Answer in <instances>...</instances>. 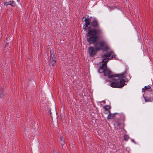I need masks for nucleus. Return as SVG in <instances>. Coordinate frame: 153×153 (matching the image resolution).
Masks as SVG:
<instances>
[{"label":"nucleus","instance_id":"nucleus-1","mask_svg":"<svg viewBox=\"0 0 153 153\" xmlns=\"http://www.w3.org/2000/svg\"><path fill=\"white\" fill-rule=\"evenodd\" d=\"M102 31L101 29H93L92 30H89L87 35V41L90 44H94L95 49L97 51L102 50L105 46V42L103 41L97 42L99 38V36L102 34Z\"/></svg>","mask_w":153,"mask_h":153},{"label":"nucleus","instance_id":"nucleus-12","mask_svg":"<svg viewBox=\"0 0 153 153\" xmlns=\"http://www.w3.org/2000/svg\"><path fill=\"white\" fill-rule=\"evenodd\" d=\"M118 114L120 117V120L124 122L125 120V115L123 113L119 114Z\"/></svg>","mask_w":153,"mask_h":153},{"label":"nucleus","instance_id":"nucleus-22","mask_svg":"<svg viewBox=\"0 0 153 153\" xmlns=\"http://www.w3.org/2000/svg\"><path fill=\"white\" fill-rule=\"evenodd\" d=\"M18 2H19L20 1V0H16Z\"/></svg>","mask_w":153,"mask_h":153},{"label":"nucleus","instance_id":"nucleus-21","mask_svg":"<svg viewBox=\"0 0 153 153\" xmlns=\"http://www.w3.org/2000/svg\"><path fill=\"white\" fill-rule=\"evenodd\" d=\"M7 45H8V44H7V43H6V45H5V48H7V49L8 50V47Z\"/></svg>","mask_w":153,"mask_h":153},{"label":"nucleus","instance_id":"nucleus-23","mask_svg":"<svg viewBox=\"0 0 153 153\" xmlns=\"http://www.w3.org/2000/svg\"><path fill=\"white\" fill-rule=\"evenodd\" d=\"M50 111V114H51V111Z\"/></svg>","mask_w":153,"mask_h":153},{"label":"nucleus","instance_id":"nucleus-8","mask_svg":"<svg viewBox=\"0 0 153 153\" xmlns=\"http://www.w3.org/2000/svg\"><path fill=\"white\" fill-rule=\"evenodd\" d=\"M109 114L107 117V118L108 119H112L113 117H114L115 115L116 114H119V113H115L114 114H111V113L110 111H108Z\"/></svg>","mask_w":153,"mask_h":153},{"label":"nucleus","instance_id":"nucleus-17","mask_svg":"<svg viewBox=\"0 0 153 153\" xmlns=\"http://www.w3.org/2000/svg\"><path fill=\"white\" fill-rule=\"evenodd\" d=\"M11 6H12L14 7L16 5V4L15 1H11Z\"/></svg>","mask_w":153,"mask_h":153},{"label":"nucleus","instance_id":"nucleus-9","mask_svg":"<svg viewBox=\"0 0 153 153\" xmlns=\"http://www.w3.org/2000/svg\"><path fill=\"white\" fill-rule=\"evenodd\" d=\"M151 88V86L150 85H148V86H145L142 89V92H146V93L148 91H150V90L149 89Z\"/></svg>","mask_w":153,"mask_h":153},{"label":"nucleus","instance_id":"nucleus-7","mask_svg":"<svg viewBox=\"0 0 153 153\" xmlns=\"http://www.w3.org/2000/svg\"><path fill=\"white\" fill-rule=\"evenodd\" d=\"M88 51L90 56L93 57L96 54L97 51L95 48L90 47L88 48Z\"/></svg>","mask_w":153,"mask_h":153},{"label":"nucleus","instance_id":"nucleus-15","mask_svg":"<svg viewBox=\"0 0 153 153\" xmlns=\"http://www.w3.org/2000/svg\"><path fill=\"white\" fill-rule=\"evenodd\" d=\"M124 140L126 141H127L129 139L128 136L127 134H125L124 135Z\"/></svg>","mask_w":153,"mask_h":153},{"label":"nucleus","instance_id":"nucleus-4","mask_svg":"<svg viewBox=\"0 0 153 153\" xmlns=\"http://www.w3.org/2000/svg\"><path fill=\"white\" fill-rule=\"evenodd\" d=\"M111 79L113 80V81L110 84V86L112 88H122L125 84V78L119 79L114 78Z\"/></svg>","mask_w":153,"mask_h":153},{"label":"nucleus","instance_id":"nucleus-2","mask_svg":"<svg viewBox=\"0 0 153 153\" xmlns=\"http://www.w3.org/2000/svg\"><path fill=\"white\" fill-rule=\"evenodd\" d=\"M116 55L113 51H111L106 54L102 55V57L103 58L102 62V65L99 69V72L100 73L104 72L105 68H106V65L108 62L110 60L113 59H116Z\"/></svg>","mask_w":153,"mask_h":153},{"label":"nucleus","instance_id":"nucleus-19","mask_svg":"<svg viewBox=\"0 0 153 153\" xmlns=\"http://www.w3.org/2000/svg\"><path fill=\"white\" fill-rule=\"evenodd\" d=\"M4 92L3 90L0 91V97H2L4 96Z\"/></svg>","mask_w":153,"mask_h":153},{"label":"nucleus","instance_id":"nucleus-11","mask_svg":"<svg viewBox=\"0 0 153 153\" xmlns=\"http://www.w3.org/2000/svg\"><path fill=\"white\" fill-rule=\"evenodd\" d=\"M56 57L55 56V55L54 54H53L51 53V51H50V59L51 62V61L52 60L53 61L56 60H55Z\"/></svg>","mask_w":153,"mask_h":153},{"label":"nucleus","instance_id":"nucleus-20","mask_svg":"<svg viewBox=\"0 0 153 153\" xmlns=\"http://www.w3.org/2000/svg\"><path fill=\"white\" fill-rule=\"evenodd\" d=\"M61 141H62V145H63L64 143H65L64 140L62 138V139H61Z\"/></svg>","mask_w":153,"mask_h":153},{"label":"nucleus","instance_id":"nucleus-16","mask_svg":"<svg viewBox=\"0 0 153 153\" xmlns=\"http://www.w3.org/2000/svg\"><path fill=\"white\" fill-rule=\"evenodd\" d=\"M51 64L52 66H54L56 64V60L55 61H51Z\"/></svg>","mask_w":153,"mask_h":153},{"label":"nucleus","instance_id":"nucleus-14","mask_svg":"<svg viewBox=\"0 0 153 153\" xmlns=\"http://www.w3.org/2000/svg\"><path fill=\"white\" fill-rule=\"evenodd\" d=\"M115 125H116L117 126L120 127L121 125V123L119 121H115Z\"/></svg>","mask_w":153,"mask_h":153},{"label":"nucleus","instance_id":"nucleus-13","mask_svg":"<svg viewBox=\"0 0 153 153\" xmlns=\"http://www.w3.org/2000/svg\"><path fill=\"white\" fill-rule=\"evenodd\" d=\"M103 108L105 111H107L108 112V111H110L109 109L111 108V106L109 105H105L103 107Z\"/></svg>","mask_w":153,"mask_h":153},{"label":"nucleus","instance_id":"nucleus-3","mask_svg":"<svg viewBox=\"0 0 153 153\" xmlns=\"http://www.w3.org/2000/svg\"><path fill=\"white\" fill-rule=\"evenodd\" d=\"M104 76H108L109 79L113 78H116L117 79H120L122 78H125V81L128 82V80L130 79V77L129 75H126V74H127L125 72L123 74H112V73L111 71L108 69L106 67L105 68V70L104 72Z\"/></svg>","mask_w":153,"mask_h":153},{"label":"nucleus","instance_id":"nucleus-10","mask_svg":"<svg viewBox=\"0 0 153 153\" xmlns=\"http://www.w3.org/2000/svg\"><path fill=\"white\" fill-rule=\"evenodd\" d=\"M93 27H98V28L97 29H100V28L99 27V25L98 24V22L97 20H94L91 23ZM97 30V29H96Z\"/></svg>","mask_w":153,"mask_h":153},{"label":"nucleus","instance_id":"nucleus-18","mask_svg":"<svg viewBox=\"0 0 153 153\" xmlns=\"http://www.w3.org/2000/svg\"><path fill=\"white\" fill-rule=\"evenodd\" d=\"M11 1H9L8 2H5L4 3V4L6 6H7L8 5H11Z\"/></svg>","mask_w":153,"mask_h":153},{"label":"nucleus","instance_id":"nucleus-5","mask_svg":"<svg viewBox=\"0 0 153 153\" xmlns=\"http://www.w3.org/2000/svg\"><path fill=\"white\" fill-rule=\"evenodd\" d=\"M145 102H152L153 100V90L151 89L150 91H148L146 93V95L144 97Z\"/></svg>","mask_w":153,"mask_h":153},{"label":"nucleus","instance_id":"nucleus-6","mask_svg":"<svg viewBox=\"0 0 153 153\" xmlns=\"http://www.w3.org/2000/svg\"><path fill=\"white\" fill-rule=\"evenodd\" d=\"M90 19L88 17H87L85 19L84 21L85 23L83 27V29L85 31H86L88 30V31L89 30H91L90 29Z\"/></svg>","mask_w":153,"mask_h":153}]
</instances>
